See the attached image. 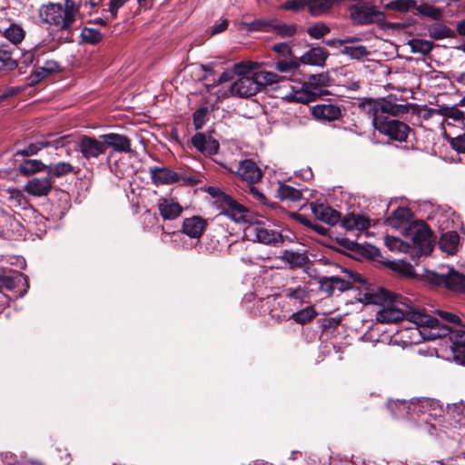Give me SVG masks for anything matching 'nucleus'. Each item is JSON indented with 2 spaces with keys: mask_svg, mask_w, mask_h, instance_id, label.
I'll return each mask as SVG.
<instances>
[{
  "mask_svg": "<svg viewBox=\"0 0 465 465\" xmlns=\"http://www.w3.org/2000/svg\"><path fill=\"white\" fill-rule=\"evenodd\" d=\"M139 180L142 182V177L136 173L130 184L131 193L133 195L132 208L134 213H137L140 207L143 206L145 203V194L143 193L144 189L141 186Z\"/></svg>",
  "mask_w": 465,
  "mask_h": 465,
  "instance_id": "nucleus-25",
  "label": "nucleus"
},
{
  "mask_svg": "<svg viewBox=\"0 0 465 465\" xmlns=\"http://www.w3.org/2000/svg\"><path fill=\"white\" fill-rule=\"evenodd\" d=\"M329 56V52L324 47L317 46L312 47L308 50L300 59V63L305 64L324 66L326 59Z\"/></svg>",
  "mask_w": 465,
  "mask_h": 465,
  "instance_id": "nucleus-19",
  "label": "nucleus"
},
{
  "mask_svg": "<svg viewBox=\"0 0 465 465\" xmlns=\"http://www.w3.org/2000/svg\"><path fill=\"white\" fill-rule=\"evenodd\" d=\"M331 81V76L327 72L310 74L307 80L303 83V87L311 88L316 92L322 90V87L328 86Z\"/></svg>",
  "mask_w": 465,
  "mask_h": 465,
  "instance_id": "nucleus-36",
  "label": "nucleus"
},
{
  "mask_svg": "<svg viewBox=\"0 0 465 465\" xmlns=\"http://www.w3.org/2000/svg\"><path fill=\"white\" fill-rule=\"evenodd\" d=\"M255 236L259 242L264 244H272L282 242V234L273 230L265 229L262 227L254 228Z\"/></svg>",
  "mask_w": 465,
  "mask_h": 465,
  "instance_id": "nucleus-39",
  "label": "nucleus"
},
{
  "mask_svg": "<svg viewBox=\"0 0 465 465\" xmlns=\"http://www.w3.org/2000/svg\"><path fill=\"white\" fill-rule=\"evenodd\" d=\"M191 143L195 149L203 154H216L220 148V144L217 140L211 136L207 137L203 133H196L191 138Z\"/></svg>",
  "mask_w": 465,
  "mask_h": 465,
  "instance_id": "nucleus-14",
  "label": "nucleus"
},
{
  "mask_svg": "<svg viewBox=\"0 0 465 465\" xmlns=\"http://www.w3.org/2000/svg\"><path fill=\"white\" fill-rule=\"evenodd\" d=\"M460 244V235L456 231H449L441 234L439 246L440 250L450 255H453L458 252Z\"/></svg>",
  "mask_w": 465,
  "mask_h": 465,
  "instance_id": "nucleus-24",
  "label": "nucleus"
},
{
  "mask_svg": "<svg viewBox=\"0 0 465 465\" xmlns=\"http://www.w3.org/2000/svg\"><path fill=\"white\" fill-rule=\"evenodd\" d=\"M158 209L164 220L176 219L183 212V207L178 203L168 199H161Z\"/></svg>",
  "mask_w": 465,
  "mask_h": 465,
  "instance_id": "nucleus-27",
  "label": "nucleus"
},
{
  "mask_svg": "<svg viewBox=\"0 0 465 465\" xmlns=\"http://www.w3.org/2000/svg\"><path fill=\"white\" fill-rule=\"evenodd\" d=\"M18 171L21 174L28 176L38 172H46V164L40 160L26 159L19 164Z\"/></svg>",
  "mask_w": 465,
  "mask_h": 465,
  "instance_id": "nucleus-40",
  "label": "nucleus"
},
{
  "mask_svg": "<svg viewBox=\"0 0 465 465\" xmlns=\"http://www.w3.org/2000/svg\"><path fill=\"white\" fill-rule=\"evenodd\" d=\"M78 171L74 170V167L66 162H58L46 165V173L51 180L65 176L69 173H77Z\"/></svg>",
  "mask_w": 465,
  "mask_h": 465,
  "instance_id": "nucleus-35",
  "label": "nucleus"
},
{
  "mask_svg": "<svg viewBox=\"0 0 465 465\" xmlns=\"http://www.w3.org/2000/svg\"><path fill=\"white\" fill-rule=\"evenodd\" d=\"M445 287L455 292L465 293V274L449 268L446 276Z\"/></svg>",
  "mask_w": 465,
  "mask_h": 465,
  "instance_id": "nucleus-26",
  "label": "nucleus"
},
{
  "mask_svg": "<svg viewBox=\"0 0 465 465\" xmlns=\"http://www.w3.org/2000/svg\"><path fill=\"white\" fill-rule=\"evenodd\" d=\"M257 67L256 63L248 62V63H237L233 65V73L234 74H237L239 77L242 76H248L250 73L253 69Z\"/></svg>",
  "mask_w": 465,
  "mask_h": 465,
  "instance_id": "nucleus-56",
  "label": "nucleus"
},
{
  "mask_svg": "<svg viewBox=\"0 0 465 465\" xmlns=\"http://www.w3.org/2000/svg\"><path fill=\"white\" fill-rule=\"evenodd\" d=\"M412 217L413 213L410 208L398 207L390 216L387 217L385 223L393 228H400L410 223Z\"/></svg>",
  "mask_w": 465,
  "mask_h": 465,
  "instance_id": "nucleus-23",
  "label": "nucleus"
},
{
  "mask_svg": "<svg viewBox=\"0 0 465 465\" xmlns=\"http://www.w3.org/2000/svg\"><path fill=\"white\" fill-rule=\"evenodd\" d=\"M206 192L214 199V204L220 210L221 214L235 223L249 221V209L239 203L231 195L214 186L208 187Z\"/></svg>",
  "mask_w": 465,
  "mask_h": 465,
  "instance_id": "nucleus-2",
  "label": "nucleus"
},
{
  "mask_svg": "<svg viewBox=\"0 0 465 465\" xmlns=\"http://www.w3.org/2000/svg\"><path fill=\"white\" fill-rule=\"evenodd\" d=\"M320 290L327 294V296L331 297L334 294L335 285L333 282V276L328 277L323 276L321 277L318 281Z\"/></svg>",
  "mask_w": 465,
  "mask_h": 465,
  "instance_id": "nucleus-58",
  "label": "nucleus"
},
{
  "mask_svg": "<svg viewBox=\"0 0 465 465\" xmlns=\"http://www.w3.org/2000/svg\"><path fill=\"white\" fill-rule=\"evenodd\" d=\"M277 196L282 201L297 203L302 199V193L291 185L280 183L277 189Z\"/></svg>",
  "mask_w": 465,
  "mask_h": 465,
  "instance_id": "nucleus-38",
  "label": "nucleus"
},
{
  "mask_svg": "<svg viewBox=\"0 0 465 465\" xmlns=\"http://www.w3.org/2000/svg\"><path fill=\"white\" fill-rule=\"evenodd\" d=\"M330 27L324 24H316L307 29L308 35L314 39H321L330 33Z\"/></svg>",
  "mask_w": 465,
  "mask_h": 465,
  "instance_id": "nucleus-55",
  "label": "nucleus"
},
{
  "mask_svg": "<svg viewBox=\"0 0 465 465\" xmlns=\"http://www.w3.org/2000/svg\"><path fill=\"white\" fill-rule=\"evenodd\" d=\"M408 45L412 53H420L423 55L429 54L435 46L433 42L420 38L410 40Z\"/></svg>",
  "mask_w": 465,
  "mask_h": 465,
  "instance_id": "nucleus-42",
  "label": "nucleus"
},
{
  "mask_svg": "<svg viewBox=\"0 0 465 465\" xmlns=\"http://www.w3.org/2000/svg\"><path fill=\"white\" fill-rule=\"evenodd\" d=\"M151 179L156 185L179 183L178 173L167 167H150Z\"/></svg>",
  "mask_w": 465,
  "mask_h": 465,
  "instance_id": "nucleus-17",
  "label": "nucleus"
},
{
  "mask_svg": "<svg viewBox=\"0 0 465 465\" xmlns=\"http://www.w3.org/2000/svg\"><path fill=\"white\" fill-rule=\"evenodd\" d=\"M350 16L354 25L364 26L376 24L381 29H402L404 25L400 23L386 21L384 12L379 10L375 5L365 2L352 5L349 8Z\"/></svg>",
  "mask_w": 465,
  "mask_h": 465,
  "instance_id": "nucleus-1",
  "label": "nucleus"
},
{
  "mask_svg": "<svg viewBox=\"0 0 465 465\" xmlns=\"http://www.w3.org/2000/svg\"><path fill=\"white\" fill-rule=\"evenodd\" d=\"M40 17L44 22L55 26L58 30H70L72 28V15H64L63 5L59 3L43 5L39 10Z\"/></svg>",
  "mask_w": 465,
  "mask_h": 465,
  "instance_id": "nucleus-3",
  "label": "nucleus"
},
{
  "mask_svg": "<svg viewBox=\"0 0 465 465\" xmlns=\"http://www.w3.org/2000/svg\"><path fill=\"white\" fill-rule=\"evenodd\" d=\"M272 50L277 53L279 55L282 57H291L292 55V51L290 45L286 43H279L275 44L272 46Z\"/></svg>",
  "mask_w": 465,
  "mask_h": 465,
  "instance_id": "nucleus-64",
  "label": "nucleus"
},
{
  "mask_svg": "<svg viewBox=\"0 0 465 465\" xmlns=\"http://www.w3.org/2000/svg\"><path fill=\"white\" fill-rule=\"evenodd\" d=\"M256 79L258 81L260 89L266 85H272L278 84L282 78L275 73L261 71L255 73Z\"/></svg>",
  "mask_w": 465,
  "mask_h": 465,
  "instance_id": "nucleus-47",
  "label": "nucleus"
},
{
  "mask_svg": "<svg viewBox=\"0 0 465 465\" xmlns=\"http://www.w3.org/2000/svg\"><path fill=\"white\" fill-rule=\"evenodd\" d=\"M306 6L310 9V0H288L282 4V8L292 12H300Z\"/></svg>",
  "mask_w": 465,
  "mask_h": 465,
  "instance_id": "nucleus-57",
  "label": "nucleus"
},
{
  "mask_svg": "<svg viewBox=\"0 0 465 465\" xmlns=\"http://www.w3.org/2000/svg\"><path fill=\"white\" fill-rule=\"evenodd\" d=\"M377 130L380 134L388 136L391 140L403 143L406 142L411 128L404 122L385 116L378 120Z\"/></svg>",
  "mask_w": 465,
  "mask_h": 465,
  "instance_id": "nucleus-4",
  "label": "nucleus"
},
{
  "mask_svg": "<svg viewBox=\"0 0 465 465\" xmlns=\"http://www.w3.org/2000/svg\"><path fill=\"white\" fill-rule=\"evenodd\" d=\"M178 177H179V183H182V184L187 185V186H193V185H196L199 183H201V180L199 179L197 174H193V173L180 174V173H178Z\"/></svg>",
  "mask_w": 465,
  "mask_h": 465,
  "instance_id": "nucleus-63",
  "label": "nucleus"
},
{
  "mask_svg": "<svg viewBox=\"0 0 465 465\" xmlns=\"http://www.w3.org/2000/svg\"><path fill=\"white\" fill-rule=\"evenodd\" d=\"M418 326L423 328L424 331L428 329L425 338L428 340L443 338L450 332V327L448 324L441 323L437 318L425 313H422ZM420 332L425 335L423 331H420Z\"/></svg>",
  "mask_w": 465,
  "mask_h": 465,
  "instance_id": "nucleus-6",
  "label": "nucleus"
},
{
  "mask_svg": "<svg viewBox=\"0 0 465 465\" xmlns=\"http://www.w3.org/2000/svg\"><path fill=\"white\" fill-rule=\"evenodd\" d=\"M450 147L459 153H465V134L448 138Z\"/></svg>",
  "mask_w": 465,
  "mask_h": 465,
  "instance_id": "nucleus-60",
  "label": "nucleus"
},
{
  "mask_svg": "<svg viewBox=\"0 0 465 465\" xmlns=\"http://www.w3.org/2000/svg\"><path fill=\"white\" fill-rule=\"evenodd\" d=\"M237 173L242 181L250 184L258 183L262 177V172L257 164L250 159L242 161L237 168Z\"/></svg>",
  "mask_w": 465,
  "mask_h": 465,
  "instance_id": "nucleus-13",
  "label": "nucleus"
},
{
  "mask_svg": "<svg viewBox=\"0 0 465 465\" xmlns=\"http://www.w3.org/2000/svg\"><path fill=\"white\" fill-rule=\"evenodd\" d=\"M311 208L318 220L329 225H335L341 220V213L323 203H312Z\"/></svg>",
  "mask_w": 465,
  "mask_h": 465,
  "instance_id": "nucleus-12",
  "label": "nucleus"
},
{
  "mask_svg": "<svg viewBox=\"0 0 465 465\" xmlns=\"http://www.w3.org/2000/svg\"><path fill=\"white\" fill-rule=\"evenodd\" d=\"M415 10L414 15L428 17L433 21H441L443 18V10L427 2H422L419 5L416 4Z\"/></svg>",
  "mask_w": 465,
  "mask_h": 465,
  "instance_id": "nucleus-34",
  "label": "nucleus"
},
{
  "mask_svg": "<svg viewBox=\"0 0 465 465\" xmlns=\"http://www.w3.org/2000/svg\"><path fill=\"white\" fill-rule=\"evenodd\" d=\"M327 94H329L327 90H320L319 92H316L311 88H305L302 86L301 91L294 94L292 100L296 103L307 104L311 102L316 101L317 98Z\"/></svg>",
  "mask_w": 465,
  "mask_h": 465,
  "instance_id": "nucleus-37",
  "label": "nucleus"
},
{
  "mask_svg": "<svg viewBox=\"0 0 465 465\" xmlns=\"http://www.w3.org/2000/svg\"><path fill=\"white\" fill-rule=\"evenodd\" d=\"M79 151L85 159L97 158L106 151L104 140L99 141L88 135L81 136L78 142Z\"/></svg>",
  "mask_w": 465,
  "mask_h": 465,
  "instance_id": "nucleus-8",
  "label": "nucleus"
},
{
  "mask_svg": "<svg viewBox=\"0 0 465 465\" xmlns=\"http://www.w3.org/2000/svg\"><path fill=\"white\" fill-rule=\"evenodd\" d=\"M383 264L397 272L400 276L413 279L416 277L415 270L413 266L405 261H386Z\"/></svg>",
  "mask_w": 465,
  "mask_h": 465,
  "instance_id": "nucleus-33",
  "label": "nucleus"
},
{
  "mask_svg": "<svg viewBox=\"0 0 465 465\" xmlns=\"http://www.w3.org/2000/svg\"><path fill=\"white\" fill-rule=\"evenodd\" d=\"M4 36L13 45H17L24 40L25 32L20 25L16 24H11L9 27L5 30Z\"/></svg>",
  "mask_w": 465,
  "mask_h": 465,
  "instance_id": "nucleus-41",
  "label": "nucleus"
},
{
  "mask_svg": "<svg viewBox=\"0 0 465 465\" xmlns=\"http://www.w3.org/2000/svg\"><path fill=\"white\" fill-rule=\"evenodd\" d=\"M387 408L391 415L396 419H406L415 411L416 405L411 401H390L387 403Z\"/></svg>",
  "mask_w": 465,
  "mask_h": 465,
  "instance_id": "nucleus-21",
  "label": "nucleus"
},
{
  "mask_svg": "<svg viewBox=\"0 0 465 465\" xmlns=\"http://www.w3.org/2000/svg\"><path fill=\"white\" fill-rule=\"evenodd\" d=\"M207 227L206 221L201 216L194 215L184 219L183 223V232L191 238H199Z\"/></svg>",
  "mask_w": 465,
  "mask_h": 465,
  "instance_id": "nucleus-18",
  "label": "nucleus"
},
{
  "mask_svg": "<svg viewBox=\"0 0 465 465\" xmlns=\"http://www.w3.org/2000/svg\"><path fill=\"white\" fill-rule=\"evenodd\" d=\"M281 259L293 266L302 267L308 262V257L303 253L285 250Z\"/></svg>",
  "mask_w": 465,
  "mask_h": 465,
  "instance_id": "nucleus-46",
  "label": "nucleus"
},
{
  "mask_svg": "<svg viewBox=\"0 0 465 465\" xmlns=\"http://www.w3.org/2000/svg\"><path fill=\"white\" fill-rule=\"evenodd\" d=\"M272 30L276 31L282 36L291 37L296 33V28L294 25H289L286 24H277L273 20V26H272Z\"/></svg>",
  "mask_w": 465,
  "mask_h": 465,
  "instance_id": "nucleus-59",
  "label": "nucleus"
},
{
  "mask_svg": "<svg viewBox=\"0 0 465 465\" xmlns=\"http://www.w3.org/2000/svg\"><path fill=\"white\" fill-rule=\"evenodd\" d=\"M18 50L15 47H11L9 45H0V69L5 71H13L18 66V60L15 57V53Z\"/></svg>",
  "mask_w": 465,
  "mask_h": 465,
  "instance_id": "nucleus-20",
  "label": "nucleus"
},
{
  "mask_svg": "<svg viewBox=\"0 0 465 465\" xmlns=\"http://www.w3.org/2000/svg\"><path fill=\"white\" fill-rule=\"evenodd\" d=\"M341 225L347 231H364L370 227V220L364 215L349 214L341 220Z\"/></svg>",
  "mask_w": 465,
  "mask_h": 465,
  "instance_id": "nucleus-29",
  "label": "nucleus"
},
{
  "mask_svg": "<svg viewBox=\"0 0 465 465\" xmlns=\"http://www.w3.org/2000/svg\"><path fill=\"white\" fill-rule=\"evenodd\" d=\"M437 314L446 323H450L455 326H458V324H460V318L456 314H453L451 312H445V311H440V310L437 311Z\"/></svg>",
  "mask_w": 465,
  "mask_h": 465,
  "instance_id": "nucleus-62",
  "label": "nucleus"
},
{
  "mask_svg": "<svg viewBox=\"0 0 465 465\" xmlns=\"http://www.w3.org/2000/svg\"><path fill=\"white\" fill-rule=\"evenodd\" d=\"M458 326L465 328V321L460 319V324ZM450 340L453 344V358L460 364L465 365V331L450 329Z\"/></svg>",
  "mask_w": 465,
  "mask_h": 465,
  "instance_id": "nucleus-10",
  "label": "nucleus"
},
{
  "mask_svg": "<svg viewBox=\"0 0 465 465\" xmlns=\"http://www.w3.org/2000/svg\"><path fill=\"white\" fill-rule=\"evenodd\" d=\"M416 0H393L385 5V9L400 13H407L416 8Z\"/></svg>",
  "mask_w": 465,
  "mask_h": 465,
  "instance_id": "nucleus-45",
  "label": "nucleus"
},
{
  "mask_svg": "<svg viewBox=\"0 0 465 465\" xmlns=\"http://www.w3.org/2000/svg\"><path fill=\"white\" fill-rule=\"evenodd\" d=\"M446 276H447V272L446 273H439V272H432V271H429L427 272V280L431 284L438 285V286H440V285L445 286Z\"/></svg>",
  "mask_w": 465,
  "mask_h": 465,
  "instance_id": "nucleus-61",
  "label": "nucleus"
},
{
  "mask_svg": "<svg viewBox=\"0 0 465 465\" xmlns=\"http://www.w3.org/2000/svg\"><path fill=\"white\" fill-rule=\"evenodd\" d=\"M104 140V145L113 147L119 152H127L130 150V140L122 134H107L101 136Z\"/></svg>",
  "mask_w": 465,
  "mask_h": 465,
  "instance_id": "nucleus-31",
  "label": "nucleus"
},
{
  "mask_svg": "<svg viewBox=\"0 0 465 465\" xmlns=\"http://www.w3.org/2000/svg\"><path fill=\"white\" fill-rule=\"evenodd\" d=\"M300 66V59L294 57L290 61L279 60L275 63V69L282 73L293 72L298 70Z\"/></svg>",
  "mask_w": 465,
  "mask_h": 465,
  "instance_id": "nucleus-53",
  "label": "nucleus"
},
{
  "mask_svg": "<svg viewBox=\"0 0 465 465\" xmlns=\"http://www.w3.org/2000/svg\"><path fill=\"white\" fill-rule=\"evenodd\" d=\"M81 38L84 44L97 45L102 41L103 35L98 29L84 27L81 32Z\"/></svg>",
  "mask_w": 465,
  "mask_h": 465,
  "instance_id": "nucleus-48",
  "label": "nucleus"
},
{
  "mask_svg": "<svg viewBox=\"0 0 465 465\" xmlns=\"http://www.w3.org/2000/svg\"><path fill=\"white\" fill-rule=\"evenodd\" d=\"M242 25L250 32H270L273 26V20L255 19L250 23L244 22Z\"/></svg>",
  "mask_w": 465,
  "mask_h": 465,
  "instance_id": "nucleus-49",
  "label": "nucleus"
},
{
  "mask_svg": "<svg viewBox=\"0 0 465 465\" xmlns=\"http://www.w3.org/2000/svg\"><path fill=\"white\" fill-rule=\"evenodd\" d=\"M401 298V295L391 292L382 287L378 288L376 292H367L364 293V301L371 304L383 305L384 303L398 302V300Z\"/></svg>",
  "mask_w": 465,
  "mask_h": 465,
  "instance_id": "nucleus-16",
  "label": "nucleus"
},
{
  "mask_svg": "<svg viewBox=\"0 0 465 465\" xmlns=\"http://www.w3.org/2000/svg\"><path fill=\"white\" fill-rule=\"evenodd\" d=\"M412 104H399L392 103L386 98H381L380 113L387 116H398L401 114H408Z\"/></svg>",
  "mask_w": 465,
  "mask_h": 465,
  "instance_id": "nucleus-30",
  "label": "nucleus"
},
{
  "mask_svg": "<svg viewBox=\"0 0 465 465\" xmlns=\"http://www.w3.org/2000/svg\"><path fill=\"white\" fill-rule=\"evenodd\" d=\"M260 86L255 73L252 75L239 77L231 84L230 92L232 96L249 98L260 92Z\"/></svg>",
  "mask_w": 465,
  "mask_h": 465,
  "instance_id": "nucleus-7",
  "label": "nucleus"
},
{
  "mask_svg": "<svg viewBox=\"0 0 465 465\" xmlns=\"http://www.w3.org/2000/svg\"><path fill=\"white\" fill-rule=\"evenodd\" d=\"M311 114L319 122H332L341 116V110L332 104H320L311 108Z\"/></svg>",
  "mask_w": 465,
  "mask_h": 465,
  "instance_id": "nucleus-9",
  "label": "nucleus"
},
{
  "mask_svg": "<svg viewBox=\"0 0 465 465\" xmlns=\"http://www.w3.org/2000/svg\"><path fill=\"white\" fill-rule=\"evenodd\" d=\"M359 106L371 118L374 128L378 126V120L383 119L386 116L380 113L381 98H362Z\"/></svg>",
  "mask_w": 465,
  "mask_h": 465,
  "instance_id": "nucleus-22",
  "label": "nucleus"
},
{
  "mask_svg": "<svg viewBox=\"0 0 465 465\" xmlns=\"http://www.w3.org/2000/svg\"><path fill=\"white\" fill-rule=\"evenodd\" d=\"M317 316V312L312 306L306 307L292 314L291 319L295 322L304 325L312 322Z\"/></svg>",
  "mask_w": 465,
  "mask_h": 465,
  "instance_id": "nucleus-44",
  "label": "nucleus"
},
{
  "mask_svg": "<svg viewBox=\"0 0 465 465\" xmlns=\"http://www.w3.org/2000/svg\"><path fill=\"white\" fill-rule=\"evenodd\" d=\"M412 230V242L420 255H429L434 248L433 232L428 223L420 221Z\"/></svg>",
  "mask_w": 465,
  "mask_h": 465,
  "instance_id": "nucleus-5",
  "label": "nucleus"
},
{
  "mask_svg": "<svg viewBox=\"0 0 465 465\" xmlns=\"http://www.w3.org/2000/svg\"><path fill=\"white\" fill-rule=\"evenodd\" d=\"M342 54L350 56L351 59L360 60L370 54V52L364 45L345 46L341 51Z\"/></svg>",
  "mask_w": 465,
  "mask_h": 465,
  "instance_id": "nucleus-52",
  "label": "nucleus"
},
{
  "mask_svg": "<svg viewBox=\"0 0 465 465\" xmlns=\"http://www.w3.org/2000/svg\"><path fill=\"white\" fill-rule=\"evenodd\" d=\"M429 36L433 40H441L445 38H455V30L450 28L440 21H435L434 23L427 26Z\"/></svg>",
  "mask_w": 465,
  "mask_h": 465,
  "instance_id": "nucleus-28",
  "label": "nucleus"
},
{
  "mask_svg": "<svg viewBox=\"0 0 465 465\" xmlns=\"http://www.w3.org/2000/svg\"><path fill=\"white\" fill-rule=\"evenodd\" d=\"M49 142L39 141L36 143H29L25 148L17 150L15 153V156H32L36 154L42 149L48 147Z\"/></svg>",
  "mask_w": 465,
  "mask_h": 465,
  "instance_id": "nucleus-50",
  "label": "nucleus"
},
{
  "mask_svg": "<svg viewBox=\"0 0 465 465\" xmlns=\"http://www.w3.org/2000/svg\"><path fill=\"white\" fill-rule=\"evenodd\" d=\"M23 280L22 274L16 275H1L0 276V292H4V290L13 291Z\"/></svg>",
  "mask_w": 465,
  "mask_h": 465,
  "instance_id": "nucleus-51",
  "label": "nucleus"
},
{
  "mask_svg": "<svg viewBox=\"0 0 465 465\" xmlns=\"http://www.w3.org/2000/svg\"><path fill=\"white\" fill-rule=\"evenodd\" d=\"M405 318V313L393 305L384 306L377 314V320L381 323L398 322Z\"/></svg>",
  "mask_w": 465,
  "mask_h": 465,
  "instance_id": "nucleus-32",
  "label": "nucleus"
},
{
  "mask_svg": "<svg viewBox=\"0 0 465 465\" xmlns=\"http://www.w3.org/2000/svg\"><path fill=\"white\" fill-rule=\"evenodd\" d=\"M334 241L346 250L362 258H374L379 250L371 245L363 246L355 241H351L346 237H336Z\"/></svg>",
  "mask_w": 465,
  "mask_h": 465,
  "instance_id": "nucleus-11",
  "label": "nucleus"
},
{
  "mask_svg": "<svg viewBox=\"0 0 465 465\" xmlns=\"http://www.w3.org/2000/svg\"><path fill=\"white\" fill-rule=\"evenodd\" d=\"M208 108L201 107L193 114V124L195 130H201L207 121Z\"/></svg>",
  "mask_w": 465,
  "mask_h": 465,
  "instance_id": "nucleus-54",
  "label": "nucleus"
},
{
  "mask_svg": "<svg viewBox=\"0 0 465 465\" xmlns=\"http://www.w3.org/2000/svg\"><path fill=\"white\" fill-rule=\"evenodd\" d=\"M52 188L53 183L48 175L44 178L35 177L29 180L25 186L26 193L38 197L48 195Z\"/></svg>",
  "mask_w": 465,
  "mask_h": 465,
  "instance_id": "nucleus-15",
  "label": "nucleus"
},
{
  "mask_svg": "<svg viewBox=\"0 0 465 465\" xmlns=\"http://www.w3.org/2000/svg\"><path fill=\"white\" fill-rule=\"evenodd\" d=\"M336 0H310V14L319 16L329 12Z\"/></svg>",
  "mask_w": 465,
  "mask_h": 465,
  "instance_id": "nucleus-43",
  "label": "nucleus"
}]
</instances>
